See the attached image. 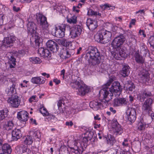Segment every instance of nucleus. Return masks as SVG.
I'll use <instances>...</instances> for the list:
<instances>
[{
  "instance_id": "55",
  "label": "nucleus",
  "mask_w": 154,
  "mask_h": 154,
  "mask_svg": "<svg viewBox=\"0 0 154 154\" xmlns=\"http://www.w3.org/2000/svg\"><path fill=\"white\" fill-rule=\"evenodd\" d=\"M128 142V140L127 139H125L124 140V141L122 143V145L124 147H128L129 144Z\"/></svg>"
},
{
  "instance_id": "15",
  "label": "nucleus",
  "mask_w": 154,
  "mask_h": 154,
  "mask_svg": "<svg viewBox=\"0 0 154 154\" xmlns=\"http://www.w3.org/2000/svg\"><path fill=\"white\" fill-rule=\"evenodd\" d=\"M60 43L63 46L66 47L68 55L70 57L71 55H73L75 53V50L74 49L70 48L72 46V43L69 42L66 39H63L60 41Z\"/></svg>"
},
{
  "instance_id": "42",
  "label": "nucleus",
  "mask_w": 154,
  "mask_h": 154,
  "mask_svg": "<svg viewBox=\"0 0 154 154\" xmlns=\"http://www.w3.org/2000/svg\"><path fill=\"white\" fill-rule=\"evenodd\" d=\"M107 28L108 31H110V32H111L112 31L116 32L118 29V27L116 26H113L112 24L109 23L107 26Z\"/></svg>"
},
{
  "instance_id": "6",
  "label": "nucleus",
  "mask_w": 154,
  "mask_h": 154,
  "mask_svg": "<svg viewBox=\"0 0 154 154\" xmlns=\"http://www.w3.org/2000/svg\"><path fill=\"white\" fill-rule=\"evenodd\" d=\"M125 36L122 34H120L112 41L111 45L113 48L117 49L121 47L126 40Z\"/></svg>"
},
{
  "instance_id": "43",
  "label": "nucleus",
  "mask_w": 154,
  "mask_h": 154,
  "mask_svg": "<svg viewBox=\"0 0 154 154\" xmlns=\"http://www.w3.org/2000/svg\"><path fill=\"white\" fill-rule=\"evenodd\" d=\"M67 21L70 23L75 24L77 22V17L75 16H73L70 18L67 19Z\"/></svg>"
},
{
  "instance_id": "63",
  "label": "nucleus",
  "mask_w": 154,
  "mask_h": 154,
  "mask_svg": "<svg viewBox=\"0 0 154 154\" xmlns=\"http://www.w3.org/2000/svg\"><path fill=\"white\" fill-rule=\"evenodd\" d=\"M13 10L14 11L18 12L20 10V8L19 7H16L15 6H14Z\"/></svg>"
},
{
  "instance_id": "40",
  "label": "nucleus",
  "mask_w": 154,
  "mask_h": 154,
  "mask_svg": "<svg viewBox=\"0 0 154 154\" xmlns=\"http://www.w3.org/2000/svg\"><path fill=\"white\" fill-rule=\"evenodd\" d=\"M29 60L31 62L34 64L40 63L42 62L41 59L38 57H30Z\"/></svg>"
},
{
  "instance_id": "39",
  "label": "nucleus",
  "mask_w": 154,
  "mask_h": 154,
  "mask_svg": "<svg viewBox=\"0 0 154 154\" xmlns=\"http://www.w3.org/2000/svg\"><path fill=\"white\" fill-rule=\"evenodd\" d=\"M146 126V124L145 123L141 122L138 124L137 126V129L140 131H143L145 129Z\"/></svg>"
},
{
  "instance_id": "11",
  "label": "nucleus",
  "mask_w": 154,
  "mask_h": 154,
  "mask_svg": "<svg viewBox=\"0 0 154 154\" xmlns=\"http://www.w3.org/2000/svg\"><path fill=\"white\" fill-rule=\"evenodd\" d=\"M127 118L131 122H134L136 119V109L133 108H129L126 112Z\"/></svg>"
},
{
  "instance_id": "53",
  "label": "nucleus",
  "mask_w": 154,
  "mask_h": 154,
  "mask_svg": "<svg viewBox=\"0 0 154 154\" xmlns=\"http://www.w3.org/2000/svg\"><path fill=\"white\" fill-rule=\"evenodd\" d=\"M105 8L109 10L110 9H113L115 8L114 6H112L110 5L107 4H104V5Z\"/></svg>"
},
{
  "instance_id": "41",
  "label": "nucleus",
  "mask_w": 154,
  "mask_h": 154,
  "mask_svg": "<svg viewBox=\"0 0 154 154\" xmlns=\"http://www.w3.org/2000/svg\"><path fill=\"white\" fill-rule=\"evenodd\" d=\"M140 53L143 55V56H146L148 53V50L146 47L144 46H142L140 48Z\"/></svg>"
},
{
  "instance_id": "54",
  "label": "nucleus",
  "mask_w": 154,
  "mask_h": 154,
  "mask_svg": "<svg viewBox=\"0 0 154 154\" xmlns=\"http://www.w3.org/2000/svg\"><path fill=\"white\" fill-rule=\"evenodd\" d=\"M58 108L60 113H63L64 112L66 109V108L63 105V106H60Z\"/></svg>"
},
{
  "instance_id": "28",
  "label": "nucleus",
  "mask_w": 154,
  "mask_h": 154,
  "mask_svg": "<svg viewBox=\"0 0 154 154\" xmlns=\"http://www.w3.org/2000/svg\"><path fill=\"white\" fill-rule=\"evenodd\" d=\"M135 60L136 62L139 64H143L145 61V58L138 52H136L134 55Z\"/></svg>"
},
{
  "instance_id": "34",
  "label": "nucleus",
  "mask_w": 154,
  "mask_h": 154,
  "mask_svg": "<svg viewBox=\"0 0 154 154\" xmlns=\"http://www.w3.org/2000/svg\"><path fill=\"white\" fill-rule=\"evenodd\" d=\"M8 112L7 108H5L0 111V120H2L7 117Z\"/></svg>"
},
{
  "instance_id": "60",
  "label": "nucleus",
  "mask_w": 154,
  "mask_h": 154,
  "mask_svg": "<svg viewBox=\"0 0 154 154\" xmlns=\"http://www.w3.org/2000/svg\"><path fill=\"white\" fill-rule=\"evenodd\" d=\"M3 15L0 14V26L3 23Z\"/></svg>"
},
{
  "instance_id": "26",
  "label": "nucleus",
  "mask_w": 154,
  "mask_h": 154,
  "mask_svg": "<svg viewBox=\"0 0 154 154\" xmlns=\"http://www.w3.org/2000/svg\"><path fill=\"white\" fill-rule=\"evenodd\" d=\"M152 94L151 92L147 90H145L139 95V97L140 101L143 102L146 98L149 97Z\"/></svg>"
},
{
  "instance_id": "19",
  "label": "nucleus",
  "mask_w": 154,
  "mask_h": 154,
  "mask_svg": "<svg viewBox=\"0 0 154 154\" xmlns=\"http://www.w3.org/2000/svg\"><path fill=\"white\" fill-rule=\"evenodd\" d=\"M152 100L151 98L147 99L143 105L142 110L148 113L151 111V106Z\"/></svg>"
},
{
  "instance_id": "44",
  "label": "nucleus",
  "mask_w": 154,
  "mask_h": 154,
  "mask_svg": "<svg viewBox=\"0 0 154 154\" xmlns=\"http://www.w3.org/2000/svg\"><path fill=\"white\" fill-rule=\"evenodd\" d=\"M88 15L90 16L100 15V14L97 11H94L93 10L90 9H89L88 11Z\"/></svg>"
},
{
  "instance_id": "8",
  "label": "nucleus",
  "mask_w": 154,
  "mask_h": 154,
  "mask_svg": "<svg viewBox=\"0 0 154 154\" xmlns=\"http://www.w3.org/2000/svg\"><path fill=\"white\" fill-rule=\"evenodd\" d=\"M59 29H58L56 27H55L54 35L57 37L62 38L65 35L66 29L69 28V26L65 24H62L59 26Z\"/></svg>"
},
{
  "instance_id": "32",
  "label": "nucleus",
  "mask_w": 154,
  "mask_h": 154,
  "mask_svg": "<svg viewBox=\"0 0 154 154\" xmlns=\"http://www.w3.org/2000/svg\"><path fill=\"white\" fill-rule=\"evenodd\" d=\"M102 57L98 56L96 57L89 58L90 63L93 66L98 65L100 62Z\"/></svg>"
},
{
  "instance_id": "48",
  "label": "nucleus",
  "mask_w": 154,
  "mask_h": 154,
  "mask_svg": "<svg viewBox=\"0 0 154 154\" xmlns=\"http://www.w3.org/2000/svg\"><path fill=\"white\" fill-rule=\"evenodd\" d=\"M149 43L151 47L153 49H154V36H151L149 39Z\"/></svg>"
},
{
  "instance_id": "50",
  "label": "nucleus",
  "mask_w": 154,
  "mask_h": 154,
  "mask_svg": "<svg viewBox=\"0 0 154 154\" xmlns=\"http://www.w3.org/2000/svg\"><path fill=\"white\" fill-rule=\"evenodd\" d=\"M81 82L79 81H75L74 83H71L70 84V86L72 88H76V86L78 87H79V85H80Z\"/></svg>"
},
{
  "instance_id": "18",
  "label": "nucleus",
  "mask_w": 154,
  "mask_h": 154,
  "mask_svg": "<svg viewBox=\"0 0 154 154\" xmlns=\"http://www.w3.org/2000/svg\"><path fill=\"white\" fill-rule=\"evenodd\" d=\"M46 45L48 48L53 52H56L59 48L57 43L52 40L48 41Z\"/></svg>"
},
{
  "instance_id": "47",
  "label": "nucleus",
  "mask_w": 154,
  "mask_h": 154,
  "mask_svg": "<svg viewBox=\"0 0 154 154\" xmlns=\"http://www.w3.org/2000/svg\"><path fill=\"white\" fill-rule=\"evenodd\" d=\"M135 86L132 83L131 84H128L127 87V89L130 91H132L133 89H134Z\"/></svg>"
},
{
  "instance_id": "58",
  "label": "nucleus",
  "mask_w": 154,
  "mask_h": 154,
  "mask_svg": "<svg viewBox=\"0 0 154 154\" xmlns=\"http://www.w3.org/2000/svg\"><path fill=\"white\" fill-rule=\"evenodd\" d=\"M139 34L140 35H143L144 37H146V35L144 33V32L143 30L140 29L139 32Z\"/></svg>"
},
{
  "instance_id": "14",
  "label": "nucleus",
  "mask_w": 154,
  "mask_h": 154,
  "mask_svg": "<svg viewBox=\"0 0 154 154\" xmlns=\"http://www.w3.org/2000/svg\"><path fill=\"white\" fill-rule=\"evenodd\" d=\"M37 16V20L38 23H40L43 29H46L48 26L46 17L40 14Z\"/></svg>"
},
{
  "instance_id": "24",
  "label": "nucleus",
  "mask_w": 154,
  "mask_h": 154,
  "mask_svg": "<svg viewBox=\"0 0 154 154\" xmlns=\"http://www.w3.org/2000/svg\"><path fill=\"white\" fill-rule=\"evenodd\" d=\"M125 51L123 48L119 50V53L116 52L113 53L114 57L117 60L122 59L121 58L125 57L126 56Z\"/></svg>"
},
{
  "instance_id": "57",
  "label": "nucleus",
  "mask_w": 154,
  "mask_h": 154,
  "mask_svg": "<svg viewBox=\"0 0 154 154\" xmlns=\"http://www.w3.org/2000/svg\"><path fill=\"white\" fill-rule=\"evenodd\" d=\"M47 119H49L50 120L52 119H54L55 116L54 115L51 114L50 113H49V114L48 115H47Z\"/></svg>"
},
{
  "instance_id": "35",
  "label": "nucleus",
  "mask_w": 154,
  "mask_h": 154,
  "mask_svg": "<svg viewBox=\"0 0 154 154\" xmlns=\"http://www.w3.org/2000/svg\"><path fill=\"white\" fill-rule=\"evenodd\" d=\"M30 134L35 138L40 139L41 137V133L39 131H32L30 132Z\"/></svg>"
},
{
  "instance_id": "27",
  "label": "nucleus",
  "mask_w": 154,
  "mask_h": 154,
  "mask_svg": "<svg viewBox=\"0 0 154 154\" xmlns=\"http://www.w3.org/2000/svg\"><path fill=\"white\" fill-rule=\"evenodd\" d=\"M12 138L14 140H17L22 136L20 130L17 129L12 131Z\"/></svg>"
},
{
  "instance_id": "16",
  "label": "nucleus",
  "mask_w": 154,
  "mask_h": 154,
  "mask_svg": "<svg viewBox=\"0 0 154 154\" xmlns=\"http://www.w3.org/2000/svg\"><path fill=\"white\" fill-rule=\"evenodd\" d=\"M8 101L11 106L14 108H18L20 105V100L17 95H14L9 98Z\"/></svg>"
},
{
  "instance_id": "64",
  "label": "nucleus",
  "mask_w": 154,
  "mask_h": 154,
  "mask_svg": "<svg viewBox=\"0 0 154 154\" xmlns=\"http://www.w3.org/2000/svg\"><path fill=\"white\" fill-rule=\"evenodd\" d=\"M53 82H54L57 85L58 84L60 83V81L58 80L57 79H53Z\"/></svg>"
},
{
  "instance_id": "1",
  "label": "nucleus",
  "mask_w": 154,
  "mask_h": 154,
  "mask_svg": "<svg viewBox=\"0 0 154 154\" xmlns=\"http://www.w3.org/2000/svg\"><path fill=\"white\" fill-rule=\"evenodd\" d=\"M111 81H109L107 83L103 85V88L101 89L99 92L100 97L103 98H107V100H110L112 99L113 93H120L122 89L120 83L117 81L114 82L111 85L110 88L108 87L111 84Z\"/></svg>"
},
{
  "instance_id": "12",
  "label": "nucleus",
  "mask_w": 154,
  "mask_h": 154,
  "mask_svg": "<svg viewBox=\"0 0 154 154\" xmlns=\"http://www.w3.org/2000/svg\"><path fill=\"white\" fill-rule=\"evenodd\" d=\"M86 56L88 59L91 58H94L98 56L103 57V56L100 54V52L98 51L97 48H95L91 47L90 49L88 51V52L86 54Z\"/></svg>"
},
{
  "instance_id": "37",
  "label": "nucleus",
  "mask_w": 154,
  "mask_h": 154,
  "mask_svg": "<svg viewBox=\"0 0 154 154\" xmlns=\"http://www.w3.org/2000/svg\"><path fill=\"white\" fill-rule=\"evenodd\" d=\"M116 141L115 138L113 136L111 135L108 136V138L107 140V142L108 144L110 146H112L115 143Z\"/></svg>"
},
{
  "instance_id": "10",
  "label": "nucleus",
  "mask_w": 154,
  "mask_h": 154,
  "mask_svg": "<svg viewBox=\"0 0 154 154\" xmlns=\"http://www.w3.org/2000/svg\"><path fill=\"white\" fill-rule=\"evenodd\" d=\"M16 40L15 37L13 36H10L9 37L5 38L2 42V47H5V48L13 46V43Z\"/></svg>"
},
{
  "instance_id": "23",
  "label": "nucleus",
  "mask_w": 154,
  "mask_h": 154,
  "mask_svg": "<svg viewBox=\"0 0 154 154\" xmlns=\"http://www.w3.org/2000/svg\"><path fill=\"white\" fill-rule=\"evenodd\" d=\"M86 25L88 29L92 31L95 30L98 26L97 21L91 19H88L86 22Z\"/></svg>"
},
{
  "instance_id": "17",
  "label": "nucleus",
  "mask_w": 154,
  "mask_h": 154,
  "mask_svg": "<svg viewBox=\"0 0 154 154\" xmlns=\"http://www.w3.org/2000/svg\"><path fill=\"white\" fill-rule=\"evenodd\" d=\"M114 134L116 135H121L123 132V128L119 123L116 119H114L112 123Z\"/></svg>"
},
{
  "instance_id": "9",
  "label": "nucleus",
  "mask_w": 154,
  "mask_h": 154,
  "mask_svg": "<svg viewBox=\"0 0 154 154\" xmlns=\"http://www.w3.org/2000/svg\"><path fill=\"white\" fill-rule=\"evenodd\" d=\"M82 31L81 26L79 25H76L71 29L69 36L72 38H74L79 35Z\"/></svg>"
},
{
  "instance_id": "56",
  "label": "nucleus",
  "mask_w": 154,
  "mask_h": 154,
  "mask_svg": "<svg viewBox=\"0 0 154 154\" xmlns=\"http://www.w3.org/2000/svg\"><path fill=\"white\" fill-rule=\"evenodd\" d=\"M136 20L135 19H132L131 21L130 22L129 25V27L131 28L132 27V25H134L136 22Z\"/></svg>"
},
{
  "instance_id": "25",
  "label": "nucleus",
  "mask_w": 154,
  "mask_h": 154,
  "mask_svg": "<svg viewBox=\"0 0 154 154\" xmlns=\"http://www.w3.org/2000/svg\"><path fill=\"white\" fill-rule=\"evenodd\" d=\"M130 67L128 64L123 66L122 70L120 71V74L124 77L128 76L130 74Z\"/></svg>"
},
{
  "instance_id": "31",
  "label": "nucleus",
  "mask_w": 154,
  "mask_h": 154,
  "mask_svg": "<svg viewBox=\"0 0 154 154\" xmlns=\"http://www.w3.org/2000/svg\"><path fill=\"white\" fill-rule=\"evenodd\" d=\"M0 151L2 154H10L11 152V149L8 144L5 143L3 145L2 149Z\"/></svg>"
},
{
  "instance_id": "62",
  "label": "nucleus",
  "mask_w": 154,
  "mask_h": 154,
  "mask_svg": "<svg viewBox=\"0 0 154 154\" xmlns=\"http://www.w3.org/2000/svg\"><path fill=\"white\" fill-rule=\"evenodd\" d=\"M66 125L72 126L73 125V123L72 121H70L69 122H66Z\"/></svg>"
},
{
  "instance_id": "51",
  "label": "nucleus",
  "mask_w": 154,
  "mask_h": 154,
  "mask_svg": "<svg viewBox=\"0 0 154 154\" xmlns=\"http://www.w3.org/2000/svg\"><path fill=\"white\" fill-rule=\"evenodd\" d=\"M51 56V54L50 52L49 51V49H45V51L44 54V56L48 57H50Z\"/></svg>"
},
{
  "instance_id": "46",
  "label": "nucleus",
  "mask_w": 154,
  "mask_h": 154,
  "mask_svg": "<svg viewBox=\"0 0 154 154\" xmlns=\"http://www.w3.org/2000/svg\"><path fill=\"white\" fill-rule=\"evenodd\" d=\"M15 86L13 84L10 87V88L8 89V94H14L15 93Z\"/></svg>"
},
{
  "instance_id": "4",
  "label": "nucleus",
  "mask_w": 154,
  "mask_h": 154,
  "mask_svg": "<svg viewBox=\"0 0 154 154\" xmlns=\"http://www.w3.org/2000/svg\"><path fill=\"white\" fill-rule=\"evenodd\" d=\"M27 30L28 32L33 34L32 36H34V41L36 46H39L42 39L40 36L36 34V25L32 22H29L27 24Z\"/></svg>"
},
{
  "instance_id": "22",
  "label": "nucleus",
  "mask_w": 154,
  "mask_h": 154,
  "mask_svg": "<svg viewBox=\"0 0 154 154\" xmlns=\"http://www.w3.org/2000/svg\"><path fill=\"white\" fill-rule=\"evenodd\" d=\"M127 102V100L125 98H115L113 100V104L114 106L117 107L126 105Z\"/></svg>"
},
{
  "instance_id": "49",
  "label": "nucleus",
  "mask_w": 154,
  "mask_h": 154,
  "mask_svg": "<svg viewBox=\"0 0 154 154\" xmlns=\"http://www.w3.org/2000/svg\"><path fill=\"white\" fill-rule=\"evenodd\" d=\"M64 99H60L58 102L57 106L58 107L63 106V105L64 106Z\"/></svg>"
},
{
  "instance_id": "7",
  "label": "nucleus",
  "mask_w": 154,
  "mask_h": 154,
  "mask_svg": "<svg viewBox=\"0 0 154 154\" xmlns=\"http://www.w3.org/2000/svg\"><path fill=\"white\" fill-rule=\"evenodd\" d=\"M18 54V53L15 51L12 52L8 53L7 56L8 59V63L10 68H14L16 65V57H17Z\"/></svg>"
},
{
  "instance_id": "52",
  "label": "nucleus",
  "mask_w": 154,
  "mask_h": 154,
  "mask_svg": "<svg viewBox=\"0 0 154 154\" xmlns=\"http://www.w3.org/2000/svg\"><path fill=\"white\" fill-rule=\"evenodd\" d=\"M45 49L43 48H39L38 50V53L42 56H44V54L45 51Z\"/></svg>"
},
{
  "instance_id": "61",
  "label": "nucleus",
  "mask_w": 154,
  "mask_h": 154,
  "mask_svg": "<svg viewBox=\"0 0 154 154\" xmlns=\"http://www.w3.org/2000/svg\"><path fill=\"white\" fill-rule=\"evenodd\" d=\"M65 69H63L61 71L60 75L62 76V78L63 79L64 78V75L65 73Z\"/></svg>"
},
{
  "instance_id": "21",
  "label": "nucleus",
  "mask_w": 154,
  "mask_h": 154,
  "mask_svg": "<svg viewBox=\"0 0 154 154\" xmlns=\"http://www.w3.org/2000/svg\"><path fill=\"white\" fill-rule=\"evenodd\" d=\"M28 113L25 111H22L18 112L17 117L22 122H26L28 120Z\"/></svg>"
},
{
  "instance_id": "2",
  "label": "nucleus",
  "mask_w": 154,
  "mask_h": 154,
  "mask_svg": "<svg viewBox=\"0 0 154 154\" xmlns=\"http://www.w3.org/2000/svg\"><path fill=\"white\" fill-rule=\"evenodd\" d=\"M93 133L92 132H87L82 138L83 143H81L78 141H75L73 147H70V151L75 154H81L83 152L84 149L82 145L87 143L88 140H91L93 137Z\"/></svg>"
},
{
  "instance_id": "45",
  "label": "nucleus",
  "mask_w": 154,
  "mask_h": 154,
  "mask_svg": "<svg viewBox=\"0 0 154 154\" xmlns=\"http://www.w3.org/2000/svg\"><path fill=\"white\" fill-rule=\"evenodd\" d=\"M39 111L44 116H46L49 114V112L47 111L46 109L44 107L40 108Z\"/></svg>"
},
{
  "instance_id": "30",
  "label": "nucleus",
  "mask_w": 154,
  "mask_h": 154,
  "mask_svg": "<svg viewBox=\"0 0 154 154\" xmlns=\"http://www.w3.org/2000/svg\"><path fill=\"white\" fill-rule=\"evenodd\" d=\"M140 79L143 81V82H148L149 79V74L148 72L145 70H143L140 75Z\"/></svg>"
},
{
  "instance_id": "38",
  "label": "nucleus",
  "mask_w": 154,
  "mask_h": 154,
  "mask_svg": "<svg viewBox=\"0 0 154 154\" xmlns=\"http://www.w3.org/2000/svg\"><path fill=\"white\" fill-rule=\"evenodd\" d=\"M33 142V139L31 136H27L24 141V144L27 145H31Z\"/></svg>"
},
{
  "instance_id": "3",
  "label": "nucleus",
  "mask_w": 154,
  "mask_h": 154,
  "mask_svg": "<svg viewBox=\"0 0 154 154\" xmlns=\"http://www.w3.org/2000/svg\"><path fill=\"white\" fill-rule=\"evenodd\" d=\"M112 35L110 31L103 30L99 32L94 38L97 42L105 44L110 41Z\"/></svg>"
},
{
  "instance_id": "5",
  "label": "nucleus",
  "mask_w": 154,
  "mask_h": 154,
  "mask_svg": "<svg viewBox=\"0 0 154 154\" xmlns=\"http://www.w3.org/2000/svg\"><path fill=\"white\" fill-rule=\"evenodd\" d=\"M103 98V99L101 101L91 102L89 104L90 107L95 111L106 108L108 105V102L109 100H107V98Z\"/></svg>"
},
{
  "instance_id": "13",
  "label": "nucleus",
  "mask_w": 154,
  "mask_h": 154,
  "mask_svg": "<svg viewBox=\"0 0 154 154\" xmlns=\"http://www.w3.org/2000/svg\"><path fill=\"white\" fill-rule=\"evenodd\" d=\"M77 94L81 96H84L89 92L90 88L85 84L81 83L79 87L76 88Z\"/></svg>"
},
{
  "instance_id": "59",
  "label": "nucleus",
  "mask_w": 154,
  "mask_h": 154,
  "mask_svg": "<svg viewBox=\"0 0 154 154\" xmlns=\"http://www.w3.org/2000/svg\"><path fill=\"white\" fill-rule=\"evenodd\" d=\"M36 97L35 95H33L29 99V101L30 103H32L34 100H35V99Z\"/></svg>"
},
{
  "instance_id": "20",
  "label": "nucleus",
  "mask_w": 154,
  "mask_h": 154,
  "mask_svg": "<svg viewBox=\"0 0 154 154\" xmlns=\"http://www.w3.org/2000/svg\"><path fill=\"white\" fill-rule=\"evenodd\" d=\"M16 149L18 153L20 154H30L31 152V150L27 146L23 144L17 146Z\"/></svg>"
},
{
  "instance_id": "33",
  "label": "nucleus",
  "mask_w": 154,
  "mask_h": 154,
  "mask_svg": "<svg viewBox=\"0 0 154 154\" xmlns=\"http://www.w3.org/2000/svg\"><path fill=\"white\" fill-rule=\"evenodd\" d=\"M60 57L63 59H66L69 57L66 48H63L61 50L60 53Z\"/></svg>"
},
{
  "instance_id": "29",
  "label": "nucleus",
  "mask_w": 154,
  "mask_h": 154,
  "mask_svg": "<svg viewBox=\"0 0 154 154\" xmlns=\"http://www.w3.org/2000/svg\"><path fill=\"white\" fill-rule=\"evenodd\" d=\"M45 80L43 77H35L32 78L31 82L34 84L40 85L44 83Z\"/></svg>"
},
{
  "instance_id": "36",
  "label": "nucleus",
  "mask_w": 154,
  "mask_h": 154,
  "mask_svg": "<svg viewBox=\"0 0 154 154\" xmlns=\"http://www.w3.org/2000/svg\"><path fill=\"white\" fill-rule=\"evenodd\" d=\"M14 125V124L12 121H9L5 123L4 125V127L7 130L9 131L12 129Z\"/></svg>"
}]
</instances>
